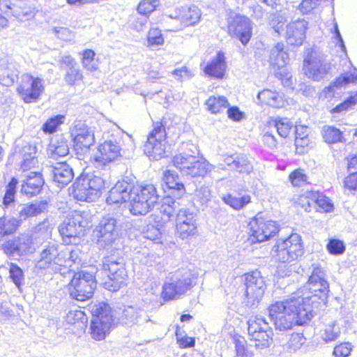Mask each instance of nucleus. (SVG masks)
<instances>
[{"instance_id": "nucleus-1", "label": "nucleus", "mask_w": 357, "mask_h": 357, "mask_svg": "<svg viewBox=\"0 0 357 357\" xmlns=\"http://www.w3.org/2000/svg\"><path fill=\"white\" fill-rule=\"evenodd\" d=\"M291 296L282 301H275L268 307L269 318L275 328L280 331L291 329L294 325H303L313 317L312 307L305 299Z\"/></svg>"}, {"instance_id": "nucleus-2", "label": "nucleus", "mask_w": 357, "mask_h": 357, "mask_svg": "<svg viewBox=\"0 0 357 357\" xmlns=\"http://www.w3.org/2000/svg\"><path fill=\"white\" fill-rule=\"evenodd\" d=\"M197 275L194 271L178 269L166 278L161 297L164 301L178 300L185 296L197 284Z\"/></svg>"}, {"instance_id": "nucleus-3", "label": "nucleus", "mask_w": 357, "mask_h": 357, "mask_svg": "<svg viewBox=\"0 0 357 357\" xmlns=\"http://www.w3.org/2000/svg\"><path fill=\"white\" fill-rule=\"evenodd\" d=\"M105 180L99 175L87 174L78 178L73 184V194L79 201L94 202L101 195Z\"/></svg>"}, {"instance_id": "nucleus-4", "label": "nucleus", "mask_w": 357, "mask_h": 357, "mask_svg": "<svg viewBox=\"0 0 357 357\" xmlns=\"http://www.w3.org/2000/svg\"><path fill=\"white\" fill-rule=\"evenodd\" d=\"M91 321V335L96 340L105 339L114 324L113 314L109 305L100 303L93 307Z\"/></svg>"}, {"instance_id": "nucleus-5", "label": "nucleus", "mask_w": 357, "mask_h": 357, "mask_svg": "<svg viewBox=\"0 0 357 357\" xmlns=\"http://www.w3.org/2000/svg\"><path fill=\"white\" fill-rule=\"evenodd\" d=\"M312 273L307 282L304 286L305 292L302 296H299L298 293L291 295L302 298L308 296V298L305 299V303L309 304L311 307L310 302L314 303L316 302L317 298L320 299L325 297L329 288L322 268L317 264H312Z\"/></svg>"}, {"instance_id": "nucleus-6", "label": "nucleus", "mask_w": 357, "mask_h": 357, "mask_svg": "<svg viewBox=\"0 0 357 357\" xmlns=\"http://www.w3.org/2000/svg\"><path fill=\"white\" fill-rule=\"evenodd\" d=\"M102 269L108 271V280L105 282V289L116 291L126 285L128 278L124 260L114 255L107 256L102 260Z\"/></svg>"}, {"instance_id": "nucleus-7", "label": "nucleus", "mask_w": 357, "mask_h": 357, "mask_svg": "<svg viewBox=\"0 0 357 357\" xmlns=\"http://www.w3.org/2000/svg\"><path fill=\"white\" fill-rule=\"evenodd\" d=\"M63 255V245L49 243L41 250L36 266L40 269H49L54 273H59L64 275L66 272L62 271V264L65 263L62 258Z\"/></svg>"}, {"instance_id": "nucleus-8", "label": "nucleus", "mask_w": 357, "mask_h": 357, "mask_svg": "<svg viewBox=\"0 0 357 357\" xmlns=\"http://www.w3.org/2000/svg\"><path fill=\"white\" fill-rule=\"evenodd\" d=\"M96 287V281L92 273L83 271L75 273L69 284L70 295L77 301H84L92 297Z\"/></svg>"}, {"instance_id": "nucleus-9", "label": "nucleus", "mask_w": 357, "mask_h": 357, "mask_svg": "<svg viewBox=\"0 0 357 357\" xmlns=\"http://www.w3.org/2000/svg\"><path fill=\"white\" fill-rule=\"evenodd\" d=\"M172 162L182 175L191 178L204 176L211 171L212 167L206 160H200L194 155L184 153L175 155Z\"/></svg>"}, {"instance_id": "nucleus-10", "label": "nucleus", "mask_w": 357, "mask_h": 357, "mask_svg": "<svg viewBox=\"0 0 357 357\" xmlns=\"http://www.w3.org/2000/svg\"><path fill=\"white\" fill-rule=\"evenodd\" d=\"M172 162L182 175L191 178L204 176L211 171L212 167L206 160H200L194 155L184 153L175 155Z\"/></svg>"}, {"instance_id": "nucleus-11", "label": "nucleus", "mask_w": 357, "mask_h": 357, "mask_svg": "<svg viewBox=\"0 0 357 357\" xmlns=\"http://www.w3.org/2000/svg\"><path fill=\"white\" fill-rule=\"evenodd\" d=\"M89 226V222L78 211L70 213L59 226V231L66 244L75 243L76 238Z\"/></svg>"}, {"instance_id": "nucleus-12", "label": "nucleus", "mask_w": 357, "mask_h": 357, "mask_svg": "<svg viewBox=\"0 0 357 357\" xmlns=\"http://www.w3.org/2000/svg\"><path fill=\"white\" fill-rule=\"evenodd\" d=\"M245 291L243 302L250 307L256 306L261 300L266 289L264 278L258 270L244 275Z\"/></svg>"}, {"instance_id": "nucleus-13", "label": "nucleus", "mask_w": 357, "mask_h": 357, "mask_svg": "<svg viewBox=\"0 0 357 357\" xmlns=\"http://www.w3.org/2000/svg\"><path fill=\"white\" fill-rule=\"evenodd\" d=\"M45 91V81L39 77L24 73L17 87L20 97L25 103L36 102Z\"/></svg>"}, {"instance_id": "nucleus-14", "label": "nucleus", "mask_w": 357, "mask_h": 357, "mask_svg": "<svg viewBox=\"0 0 357 357\" xmlns=\"http://www.w3.org/2000/svg\"><path fill=\"white\" fill-rule=\"evenodd\" d=\"M166 143L165 127L162 123L156 122L147 137L144 151L150 160H158L165 157Z\"/></svg>"}, {"instance_id": "nucleus-15", "label": "nucleus", "mask_w": 357, "mask_h": 357, "mask_svg": "<svg viewBox=\"0 0 357 357\" xmlns=\"http://www.w3.org/2000/svg\"><path fill=\"white\" fill-rule=\"evenodd\" d=\"M248 334L257 349L267 348L272 341L273 331L266 319L260 315L252 317L248 321Z\"/></svg>"}, {"instance_id": "nucleus-16", "label": "nucleus", "mask_w": 357, "mask_h": 357, "mask_svg": "<svg viewBox=\"0 0 357 357\" xmlns=\"http://www.w3.org/2000/svg\"><path fill=\"white\" fill-rule=\"evenodd\" d=\"M73 148L78 154L87 152L95 142L93 130L82 121H75L70 128Z\"/></svg>"}, {"instance_id": "nucleus-17", "label": "nucleus", "mask_w": 357, "mask_h": 357, "mask_svg": "<svg viewBox=\"0 0 357 357\" xmlns=\"http://www.w3.org/2000/svg\"><path fill=\"white\" fill-rule=\"evenodd\" d=\"M252 26L250 20L235 13H231L227 17V31L231 36H235L245 45L252 36Z\"/></svg>"}, {"instance_id": "nucleus-18", "label": "nucleus", "mask_w": 357, "mask_h": 357, "mask_svg": "<svg viewBox=\"0 0 357 357\" xmlns=\"http://www.w3.org/2000/svg\"><path fill=\"white\" fill-rule=\"evenodd\" d=\"M33 239L29 234H21L0 245V250L10 259L27 255L32 252Z\"/></svg>"}, {"instance_id": "nucleus-19", "label": "nucleus", "mask_w": 357, "mask_h": 357, "mask_svg": "<svg viewBox=\"0 0 357 357\" xmlns=\"http://www.w3.org/2000/svg\"><path fill=\"white\" fill-rule=\"evenodd\" d=\"M251 236L257 242H264L275 236L278 231L276 222L264 218L258 213L248 224Z\"/></svg>"}, {"instance_id": "nucleus-20", "label": "nucleus", "mask_w": 357, "mask_h": 357, "mask_svg": "<svg viewBox=\"0 0 357 357\" xmlns=\"http://www.w3.org/2000/svg\"><path fill=\"white\" fill-rule=\"evenodd\" d=\"M98 244L103 248H109L119 237L116 219L107 215L100 221L97 228Z\"/></svg>"}, {"instance_id": "nucleus-21", "label": "nucleus", "mask_w": 357, "mask_h": 357, "mask_svg": "<svg viewBox=\"0 0 357 357\" xmlns=\"http://www.w3.org/2000/svg\"><path fill=\"white\" fill-rule=\"evenodd\" d=\"M331 70V65L323 56L316 53L309 54L303 61L305 74L314 81L322 79Z\"/></svg>"}, {"instance_id": "nucleus-22", "label": "nucleus", "mask_w": 357, "mask_h": 357, "mask_svg": "<svg viewBox=\"0 0 357 357\" xmlns=\"http://www.w3.org/2000/svg\"><path fill=\"white\" fill-rule=\"evenodd\" d=\"M0 10L21 21L33 17V7L29 0H0Z\"/></svg>"}, {"instance_id": "nucleus-23", "label": "nucleus", "mask_w": 357, "mask_h": 357, "mask_svg": "<svg viewBox=\"0 0 357 357\" xmlns=\"http://www.w3.org/2000/svg\"><path fill=\"white\" fill-rule=\"evenodd\" d=\"M121 150L116 142L105 140L98 146V153L94 158V165L96 168L104 169L121 155Z\"/></svg>"}, {"instance_id": "nucleus-24", "label": "nucleus", "mask_w": 357, "mask_h": 357, "mask_svg": "<svg viewBox=\"0 0 357 357\" xmlns=\"http://www.w3.org/2000/svg\"><path fill=\"white\" fill-rule=\"evenodd\" d=\"M308 22L304 19H298L288 23L284 37L291 45H301L305 38Z\"/></svg>"}, {"instance_id": "nucleus-25", "label": "nucleus", "mask_w": 357, "mask_h": 357, "mask_svg": "<svg viewBox=\"0 0 357 357\" xmlns=\"http://www.w3.org/2000/svg\"><path fill=\"white\" fill-rule=\"evenodd\" d=\"M132 190V185L125 181H118L109 190L107 197L108 204H122L129 201Z\"/></svg>"}, {"instance_id": "nucleus-26", "label": "nucleus", "mask_w": 357, "mask_h": 357, "mask_svg": "<svg viewBox=\"0 0 357 357\" xmlns=\"http://www.w3.org/2000/svg\"><path fill=\"white\" fill-rule=\"evenodd\" d=\"M53 182L59 188H63L71 182L74 177L72 167L66 162H57L52 167Z\"/></svg>"}, {"instance_id": "nucleus-27", "label": "nucleus", "mask_w": 357, "mask_h": 357, "mask_svg": "<svg viewBox=\"0 0 357 357\" xmlns=\"http://www.w3.org/2000/svg\"><path fill=\"white\" fill-rule=\"evenodd\" d=\"M45 181L42 174L37 172H31L26 176L21 192L28 197H32L38 195L44 185Z\"/></svg>"}, {"instance_id": "nucleus-28", "label": "nucleus", "mask_w": 357, "mask_h": 357, "mask_svg": "<svg viewBox=\"0 0 357 357\" xmlns=\"http://www.w3.org/2000/svg\"><path fill=\"white\" fill-rule=\"evenodd\" d=\"M47 202L45 200L30 204H19L15 210V215L20 220V224L23 220L44 213L47 210Z\"/></svg>"}, {"instance_id": "nucleus-29", "label": "nucleus", "mask_w": 357, "mask_h": 357, "mask_svg": "<svg viewBox=\"0 0 357 357\" xmlns=\"http://www.w3.org/2000/svg\"><path fill=\"white\" fill-rule=\"evenodd\" d=\"M22 158L21 169L23 172L31 169L37 166L38 160L36 156L37 147L35 144L24 143L19 150Z\"/></svg>"}, {"instance_id": "nucleus-30", "label": "nucleus", "mask_w": 357, "mask_h": 357, "mask_svg": "<svg viewBox=\"0 0 357 357\" xmlns=\"http://www.w3.org/2000/svg\"><path fill=\"white\" fill-rule=\"evenodd\" d=\"M19 71L15 63L6 59H0V83L6 86H12L18 79Z\"/></svg>"}, {"instance_id": "nucleus-31", "label": "nucleus", "mask_w": 357, "mask_h": 357, "mask_svg": "<svg viewBox=\"0 0 357 357\" xmlns=\"http://www.w3.org/2000/svg\"><path fill=\"white\" fill-rule=\"evenodd\" d=\"M224 162L231 169L240 174H250L253 166L245 155H231L224 158Z\"/></svg>"}, {"instance_id": "nucleus-32", "label": "nucleus", "mask_w": 357, "mask_h": 357, "mask_svg": "<svg viewBox=\"0 0 357 357\" xmlns=\"http://www.w3.org/2000/svg\"><path fill=\"white\" fill-rule=\"evenodd\" d=\"M257 99L263 104L276 108L284 107L286 102L283 93L269 89L259 92Z\"/></svg>"}, {"instance_id": "nucleus-33", "label": "nucleus", "mask_w": 357, "mask_h": 357, "mask_svg": "<svg viewBox=\"0 0 357 357\" xmlns=\"http://www.w3.org/2000/svg\"><path fill=\"white\" fill-rule=\"evenodd\" d=\"M164 181L167 188L171 191L169 195L175 198L181 197L185 192L184 185L178 181V176L172 170H166L164 172Z\"/></svg>"}, {"instance_id": "nucleus-34", "label": "nucleus", "mask_w": 357, "mask_h": 357, "mask_svg": "<svg viewBox=\"0 0 357 357\" xmlns=\"http://www.w3.org/2000/svg\"><path fill=\"white\" fill-rule=\"evenodd\" d=\"M226 70L225 55L218 52L216 56L205 66L204 73L211 77H222Z\"/></svg>"}, {"instance_id": "nucleus-35", "label": "nucleus", "mask_w": 357, "mask_h": 357, "mask_svg": "<svg viewBox=\"0 0 357 357\" xmlns=\"http://www.w3.org/2000/svg\"><path fill=\"white\" fill-rule=\"evenodd\" d=\"M357 81V70L354 72H348L341 75L335 79L328 86L326 87L324 90L326 98H331L333 96L334 91L342 86H346L349 83H354Z\"/></svg>"}, {"instance_id": "nucleus-36", "label": "nucleus", "mask_w": 357, "mask_h": 357, "mask_svg": "<svg viewBox=\"0 0 357 357\" xmlns=\"http://www.w3.org/2000/svg\"><path fill=\"white\" fill-rule=\"evenodd\" d=\"M63 259L65 263L62 264V271H65L66 274L70 273L73 269H70L73 264L79 265L81 262V252L77 247H66L63 245Z\"/></svg>"}, {"instance_id": "nucleus-37", "label": "nucleus", "mask_w": 357, "mask_h": 357, "mask_svg": "<svg viewBox=\"0 0 357 357\" xmlns=\"http://www.w3.org/2000/svg\"><path fill=\"white\" fill-rule=\"evenodd\" d=\"M129 202L130 211L134 215H146L154 206L153 204H149L147 200L145 202L140 197L137 196V194L132 190Z\"/></svg>"}, {"instance_id": "nucleus-38", "label": "nucleus", "mask_w": 357, "mask_h": 357, "mask_svg": "<svg viewBox=\"0 0 357 357\" xmlns=\"http://www.w3.org/2000/svg\"><path fill=\"white\" fill-rule=\"evenodd\" d=\"M289 61V55L287 52L284 51V44L277 43L271 51L270 63L280 68L286 66Z\"/></svg>"}, {"instance_id": "nucleus-39", "label": "nucleus", "mask_w": 357, "mask_h": 357, "mask_svg": "<svg viewBox=\"0 0 357 357\" xmlns=\"http://www.w3.org/2000/svg\"><path fill=\"white\" fill-rule=\"evenodd\" d=\"M132 191L144 201L149 202V204L155 205L158 201V195L155 186L147 184L137 188H132Z\"/></svg>"}, {"instance_id": "nucleus-40", "label": "nucleus", "mask_w": 357, "mask_h": 357, "mask_svg": "<svg viewBox=\"0 0 357 357\" xmlns=\"http://www.w3.org/2000/svg\"><path fill=\"white\" fill-rule=\"evenodd\" d=\"M288 17L285 13H275L269 17V25L280 36H284L287 29Z\"/></svg>"}, {"instance_id": "nucleus-41", "label": "nucleus", "mask_w": 357, "mask_h": 357, "mask_svg": "<svg viewBox=\"0 0 357 357\" xmlns=\"http://www.w3.org/2000/svg\"><path fill=\"white\" fill-rule=\"evenodd\" d=\"M283 245L287 246V249L291 255V257L297 259L303 253L301 239L298 234H292L285 240L281 241Z\"/></svg>"}, {"instance_id": "nucleus-42", "label": "nucleus", "mask_w": 357, "mask_h": 357, "mask_svg": "<svg viewBox=\"0 0 357 357\" xmlns=\"http://www.w3.org/2000/svg\"><path fill=\"white\" fill-rule=\"evenodd\" d=\"M322 136L324 141L328 144H335L345 142L343 137V132L340 129L334 126H324L322 130Z\"/></svg>"}, {"instance_id": "nucleus-43", "label": "nucleus", "mask_w": 357, "mask_h": 357, "mask_svg": "<svg viewBox=\"0 0 357 357\" xmlns=\"http://www.w3.org/2000/svg\"><path fill=\"white\" fill-rule=\"evenodd\" d=\"M48 151H50L52 157H63L67 155L69 153L67 139L60 137L57 140L52 142L49 145Z\"/></svg>"}, {"instance_id": "nucleus-44", "label": "nucleus", "mask_w": 357, "mask_h": 357, "mask_svg": "<svg viewBox=\"0 0 357 357\" xmlns=\"http://www.w3.org/2000/svg\"><path fill=\"white\" fill-rule=\"evenodd\" d=\"M172 197V195H167L164 197L159 208L160 213L166 217L167 220H169L180 205L178 202Z\"/></svg>"}, {"instance_id": "nucleus-45", "label": "nucleus", "mask_w": 357, "mask_h": 357, "mask_svg": "<svg viewBox=\"0 0 357 357\" xmlns=\"http://www.w3.org/2000/svg\"><path fill=\"white\" fill-rule=\"evenodd\" d=\"M206 105L208 110L212 114L220 113L229 105L227 98L225 96H211L206 100Z\"/></svg>"}, {"instance_id": "nucleus-46", "label": "nucleus", "mask_w": 357, "mask_h": 357, "mask_svg": "<svg viewBox=\"0 0 357 357\" xmlns=\"http://www.w3.org/2000/svg\"><path fill=\"white\" fill-rule=\"evenodd\" d=\"M20 225L17 218H0V238L13 234Z\"/></svg>"}, {"instance_id": "nucleus-47", "label": "nucleus", "mask_w": 357, "mask_h": 357, "mask_svg": "<svg viewBox=\"0 0 357 357\" xmlns=\"http://www.w3.org/2000/svg\"><path fill=\"white\" fill-rule=\"evenodd\" d=\"M224 202L236 210H240L244 208L251 201L250 196L248 195L242 197H234L231 195H227L222 198Z\"/></svg>"}, {"instance_id": "nucleus-48", "label": "nucleus", "mask_w": 357, "mask_h": 357, "mask_svg": "<svg viewBox=\"0 0 357 357\" xmlns=\"http://www.w3.org/2000/svg\"><path fill=\"white\" fill-rule=\"evenodd\" d=\"M309 195L312 196L314 207L318 206L323 212H330L333 210V205L326 196L316 191H313Z\"/></svg>"}, {"instance_id": "nucleus-49", "label": "nucleus", "mask_w": 357, "mask_h": 357, "mask_svg": "<svg viewBox=\"0 0 357 357\" xmlns=\"http://www.w3.org/2000/svg\"><path fill=\"white\" fill-rule=\"evenodd\" d=\"M275 255L274 257L276 260L282 263H289L296 260L294 257H291V253L287 249V246L283 245L281 241L278 242V244L274 246Z\"/></svg>"}, {"instance_id": "nucleus-50", "label": "nucleus", "mask_w": 357, "mask_h": 357, "mask_svg": "<svg viewBox=\"0 0 357 357\" xmlns=\"http://www.w3.org/2000/svg\"><path fill=\"white\" fill-rule=\"evenodd\" d=\"M201 17V11L200 10L195 6H192L189 7L187 10H185L182 15L183 21L187 25H195L197 23Z\"/></svg>"}, {"instance_id": "nucleus-51", "label": "nucleus", "mask_w": 357, "mask_h": 357, "mask_svg": "<svg viewBox=\"0 0 357 357\" xmlns=\"http://www.w3.org/2000/svg\"><path fill=\"white\" fill-rule=\"evenodd\" d=\"M176 235L181 239H187L197 232V223L176 224Z\"/></svg>"}, {"instance_id": "nucleus-52", "label": "nucleus", "mask_w": 357, "mask_h": 357, "mask_svg": "<svg viewBox=\"0 0 357 357\" xmlns=\"http://www.w3.org/2000/svg\"><path fill=\"white\" fill-rule=\"evenodd\" d=\"M65 116L59 114L50 118L42 127L45 133L52 134L56 131L58 127L63 123Z\"/></svg>"}, {"instance_id": "nucleus-53", "label": "nucleus", "mask_w": 357, "mask_h": 357, "mask_svg": "<svg viewBox=\"0 0 357 357\" xmlns=\"http://www.w3.org/2000/svg\"><path fill=\"white\" fill-rule=\"evenodd\" d=\"M96 54L92 50H86L82 54L83 67L89 71H94L98 69V62L95 59Z\"/></svg>"}, {"instance_id": "nucleus-54", "label": "nucleus", "mask_w": 357, "mask_h": 357, "mask_svg": "<svg viewBox=\"0 0 357 357\" xmlns=\"http://www.w3.org/2000/svg\"><path fill=\"white\" fill-rule=\"evenodd\" d=\"M17 183V179L13 177L6 186V191L3 199V204L6 208H8L12 203L15 202L16 186Z\"/></svg>"}, {"instance_id": "nucleus-55", "label": "nucleus", "mask_w": 357, "mask_h": 357, "mask_svg": "<svg viewBox=\"0 0 357 357\" xmlns=\"http://www.w3.org/2000/svg\"><path fill=\"white\" fill-rule=\"evenodd\" d=\"M278 135L282 137H287L293 126L292 123L287 118L275 120L273 122Z\"/></svg>"}, {"instance_id": "nucleus-56", "label": "nucleus", "mask_w": 357, "mask_h": 357, "mask_svg": "<svg viewBox=\"0 0 357 357\" xmlns=\"http://www.w3.org/2000/svg\"><path fill=\"white\" fill-rule=\"evenodd\" d=\"M176 224L196 223L195 215L188 208L178 210L176 218Z\"/></svg>"}, {"instance_id": "nucleus-57", "label": "nucleus", "mask_w": 357, "mask_h": 357, "mask_svg": "<svg viewBox=\"0 0 357 357\" xmlns=\"http://www.w3.org/2000/svg\"><path fill=\"white\" fill-rule=\"evenodd\" d=\"M357 104V91L350 95L342 103L332 109V113H340L346 112Z\"/></svg>"}, {"instance_id": "nucleus-58", "label": "nucleus", "mask_w": 357, "mask_h": 357, "mask_svg": "<svg viewBox=\"0 0 357 357\" xmlns=\"http://www.w3.org/2000/svg\"><path fill=\"white\" fill-rule=\"evenodd\" d=\"M9 265L10 278L13 282V283L16 285V287L20 288V286L22 284V282L24 280L23 271L21 269V268L16 264L11 262L9 264Z\"/></svg>"}, {"instance_id": "nucleus-59", "label": "nucleus", "mask_w": 357, "mask_h": 357, "mask_svg": "<svg viewBox=\"0 0 357 357\" xmlns=\"http://www.w3.org/2000/svg\"><path fill=\"white\" fill-rule=\"evenodd\" d=\"M141 312V310L135 307L128 306L122 312V319L125 320L126 324H134L137 321Z\"/></svg>"}, {"instance_id": "nucleus-60", "label": "nucleus", "mask_w": 357, "mask_h": 357, "mask_svg": "<svg viewBox=\"0 0 357 357\" xmlns=\"http://www.w3.org/2000/svg\"><path fill=\"white\" fill-rule=\"evenodd\" d=\"M289 180L294 186H302L307 183V176L301 169L293 171L289 176Z\"/></svg>"}, {"instance_id": "nucleus-61", "label": "nucleus", "mask_w": 357, "mask_h": 357, "mask_svg": "<svg viewBox=\"0 0 357 357\" xmlns=\"http://www.w3.org/2000/svg\"><path fill=\"white\" fill-rule=\"evenodd\" d=\"M340 333V331L335 323L328 324L326 326L324 333L321 335L323 340L326 342H331L337 338Z\"/></svg>"}, {"instance_id": "nucleus-62", "label": "nucleus", "mask_w": 357, "mask_h": 357, "mask_svg": "<svg viewBox=\"0 0 357 357\" xmlns=\"http://www.w3.org/2000/svg\"><path fill=\"white\" fill-rule=\"evenodd\" d=\"M82 74L76 66L67 69L64 77L65 81L69 85L77 84L79 82L82 81Z\"/></svg>"}, {"instance_id": "nucleus-63", "label": "nucleus", "mask_w": 357, "mask_h": 357, "mask_svg": "<svg viewBox=\"0 0 357 357\" xmlns=\"http://www.w3.org/2000/svg\"><path fill=\"white\" fill-rule=\"evenodd\" d=\"M305 341V338L303 334L293 333L287 342V348L290 351H296L303 346Z\"/></svg>"}, {"instance_id": "nucleus-64", "label": "nucleus", "mask_w": 357, "mask_h": 357, "mask_svg": "<svg viewBox=\"0 0 357 357\" xmlns=\"http://www.w3.org/2000/svg\"><path fill=\"white\" fill-rule=\"evenodd\" d=\"M164 43V38L161 31L158 28H151L148 33L149 46H158Z\"/></svg>"}]
</instances>
